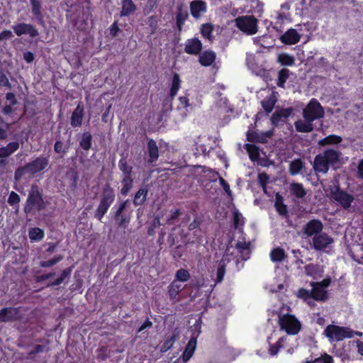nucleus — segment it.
<instances>
[{"label": "nucleus", "mask_w": 363, "mask_h": 363, "mask_svg": "<svg viewBox=\"0 0 363 363\" xmlns=\"http://www.w3.org/2000/svg\"><path fill=\"white\" fill-rule=\"evenodd\" d=\"M340 156L339 151L328 148L315 157L313 168L317 173L326 174L330 166L333 167L340 162Z\"/></svg>", "instance_id": "obj_1"}, {"label": "nucleus", "mask_w": 363, "mask_h": 363, "mask_svg": "<svg viewBox=\"0 0 363 363\" xmlns=\"http://www.w3.org/2000/svg\"><path fill=\"white\" fill-rule=\"evenodd\" d=\"M48 202L43 199L42 191L39 187L33 184L28 191V195L23 207V211L26 215L33 212H40L45 209Z\"/></svg>", "instance_id": "obj_2"}, {"label": "nucleus", "mask_w": 363, "mask_h": 363, "mask_svg": "<svg viewBox=\"0 0 363 363\" xmlns=\"http://www.w3.org/2000/svg\"><path fill=\"white\" fill-rule=\"evenodd\" d=\"M115 199L116 194L113 189L109 184H106L102 189L99 203L94 211V218L99 221H101Z\"/></svg>", "instance_id": "obj_3"}, {"label": "nucleus", "mask_w": 363, "mask_h": 363, "mask_svg": "<svg viewBox=\"0 0 363 363\" xmlns=\"http://www.w3.org/2000/svg\"><path fill=\"white\" fill-rule=\"evenodd\" d=\"M324 335L330 341L340 342L346 338L353 337L354 331L347 327L330 324L325 328Z\"/></svg>", "instance_id": "obj_4"}, {"label": "nucleus", "mask_w": 363, "mask_h": 363, "mask_svg": "<svg viewBox=\"0 0 363 363\" xmlns=\"http://www.w3.org/2000/svg\"><path fill=\"white\" fill-rule=\"evenodd\" d=\"M330 195L345 210L349 209L354 200L353 195L342 189L339 184L330 188Z\"/></svg>", "instance_id": "obj_5"}, {"label": "nucleus", "mask_w": 363, "mask_h": 363, "mask_svg": "<svg viewBox=\"0 0 363 363\" xmlns=\"http://www.w3.org/2000/svg\"><path fill=\"white\" fill-rule=\"evenodd\" d=\"M324 115V109L316 99H311L303 111V116L305 121L309 122H313L315 120L322 118Z\"/></svg>", "instance_id": "obj_6"}, {"label": "nucleus", "mask_w": 363, "mask_h": 363, "mask_svg": "<svg viewBox=\"0 0 363 363\" xmlns=\"http://www.w3.org/2000/svg\"><path fill=\"white\" fill-rule=\"evenodd\" d=\"M279 324L280 328L289 335H296L301 330V323L295 315L284 314L279 315Z\"/></svg>", "instance_id": "obj_7"}, {"label": "nucleus", "mask_w": 363, "mask_h": 363, "mask_svg": "<svg viewBox=\"0 0 363 363\" xmlns=\"http://www.w3.org/2000/svg\"><path fill=\"white\" fill-rule=\"evenodd\" d=\"M128 202V199L121 201L114 212L113 219L118 228L125 229L130 222L131 213L125 211Z\"/></svg>", "instance_id": "obj_8"}, {"label": "nucleus", "mask_w": 363, "mask_h": 363, "mask_svg": "<svg viewBox=\"0 0 363 363\" xmlns=\"http://www.w3.org/2000/svg\"><path fill=\"white\" fill-rule=\"evenodd\" d=\"M235 25L247 35H254L257 32V20L254 16H239L235 19Z\"/></svg>", "instance_id": "obj_9"}, {"label": "nucleus", "mask_w": 363, "mask_h": 363, "mask_svg": "<svg viewBox=\"0 0 363 363\" xmlns=\"http://www.w3.org/2000/svg\"><path fill=\"white\" fill-rule=\"evenodd\" d=\"M22 318L20 307H5L0 310V323L20 321Z\"/></svg>", "instance_id": "obj_10"}, {"label": "nucleus", "mask_w": 363, "mask_h": 363, "mask_svg": "<svg viewBox=\"0 0 363 363\" xmlns=\"http://www.w3.org/2000/svg\"><path fill=\"white\" fill-rule=\"evenodd\" d=\"M12 28L18 36L27 34L31 38H35L39 35L38 29L31 23H20L13 26Z\"/></svg>", "instance_id": "obj_11"}, {"label": "nucleus", "mask_w": 363, "mask_h": 363, "mask_svg": "<svg viewBox=\"0 0 363 363\" xmlns=\"http://www.w3.org/2000/svg\"><path fill=\"white\" fill-rule=\"evenodd\" d=\"M26 164L28 168V174L30 175H35V174L44 170L48 166L49 160L46 157L40 156Z\"/></svg>", "instance_id": "obj_12"}, {"label": "nucleus", "mask_w": 363, "mask_h": 363, "mask_svg": "<svg viewBox=\"0 0 363 363\" xmlns=\"http://www.w3.org/2000/svg\"><path fill=\"white\" fill-rule=\"evenodd\" d=\"M334 242L333 239L325 233H320V234L313 236V247L317 251L325 250L330 244Z\"/></svg>", "instance_id": "obj_13"}, {"label": "nucleus", "mask_w": 363, "mask_h": 363, "mask_svg": "<svg viewBox=\"0 0 363 363\" xmlns=\"http://www.w3.org/2000/svg\"><path fill=\"white\" fill-rule=\"evenodd\" d=\"M323 229V223L318 219L309 220L303 228V233L308 237L320 234Z\"/></svg>", "instance_id": "obj_14"}, {"label": "nucleus", "mask_w": 363, "mask_h": 363, "mask_svg": "<svg viewBox=\"0 0 363 363\" xmlns=\"http://www.w3.org/2000/svg\"><path fill=\"white\" fill-rule=\"evenodd\" d=\"M31 13L36 22L41 26H45L42 0H30Z\"/></svg>", "instance_id": "obj_15"}, {"label": "nucleus", "mask_w": 363, "mask_h": 363, "mask_svg": "<svg viewBox=\"0 0 363 363\" xmlns=\"http://www.w3.org/2000/svg\"><path fill=\"white\" fill-rule=\"evenodd\" d=\"M272 135V130L261 133L257 131H248L247 133V140L252 143H258L264 144L267 143L269 139L271 138Z\"/></svg>", "instance_id": "obj_16"}, {"label": "nucleus", "mask_w": 363, "mask_h": 363, "mask_svg": "<svg viewBox=\"0 0 363 363\" xmlns=\"http://www.w3.org/2000/svg\"><path fill=\"white\" fill-rule=\"evenodd\" d=\"M190 13L193 18L199 19L207 11V4L202 0H194L189 5Z\"/></svg>", "instance_id": "obj_17"}, {"label": "nucleus", "mask_w": 363, "mask_h": 363, "mask_svg": "<svg viewBox=\"0 0 363 363\" xmlns=\"http://www.w3.org/2000/svg\"><path fill=\"white\" fill-rule=\"evenodd\" d=\"M202 43L197 38L188 39L185 43L184 52L189 55H197L202 50Z\"/></svg>", "instance_id": "obj_18"}, {"label": "nucleus", "mask_w": 363, "mask_h": 363, "mask_svg": "<svg viewBox=\"0 0 363 363\" xmlns=\"http://www.w3.org/2000/svg\"><path fill=\"white\" fill-rule=\"evenodd\" d=\"M301 35L294 28L288 29L280 36V41L285 45H295L300 41Z\"/></svg>", "instance_id": "obj_19"}, {"label": "nucleus", "mask_w": 363, "mask_h": 363, "mask_svg": "<svg viewBox=\"0 0 363 363\" xmlns=\"http://www.w3.org/2000/svg\"><path fill=\"white\" fill-rule=\"evenodd\" d=\"M188 17L189 13L186 9L184 8L183 5L178 6L176 13V26L177 30L179 32L182 31L185 21L187 20Z\"/></svg>", "instance_id": "obj_20"}, {"label": "nucleus", "mask_w": 363, "mask_h": 363, "mask_svg": "<svg viewBox=\"0 0 363 363\" xmlns=\"http://www.w3.org/2000/svg\"><path fill=\"white\" fill-rule=\"evenodd\" d=\"M274 207L279 215L289 218L287 206L284 203V197L279 192L275 194Z\"/></svg>", "instance_id": "obj_21"}, {"label": "nucleus", "mask_w": 363, "mask_h": 363, "mask_svg": "<svg viewBox=\"0 0 363 363\" xmlns=\"http://www.w3.org/2000/svg\"><path fill=\"white\" fill-rule=\"evenodd\" d=\"M84 111L83 106L78 105L72 113L70 124L72 127H80L82 124Z\"/></svg>", "instance_id": "obj_22"}, {"label": "nucleus", "mask_w": 363, "mask_h": 363, "mask_svg": "<svg viewBox=\"0 0 363 363\" xmlns=\"http://www.w3.org/2000/svg\"><path fill=\"white\" fill-rule=\"evenodd\" d=\"M147 150L149 155L148 162H155L159 158V149L157 143L152 138L147 140Z\"/></svg>", "instance_id": "obj_23"}, {"label": "nucleus", "mask_w": 363, "mask_h": 363, "mask_svg": "<svg viewBox=\"0 0 363 363\" xmlns=\"http://www.w3.org/2000/svg\"><path fill=\"white\" fill-rule=\"evenodd\" d=\"M216 58V53L211 50H207L200 55L199 61L202 66L208 67L215 62Z\"/></svg>", "instance_id": "obj_24"}, {"label": "nucleus", "mask_w": 363, "mask_h": 363, "mask_svg": "<svg viewBox=\"0 0 363 363\" xmlns=\"http://www.w3.org/2000/svg\"><path fill=\"white\" fill-rule=\"evenodd\" d=\"M19 148V143L13 141L8 143L6 146L0 147V157L7 158L13 154Z\"/></svg>", "instance_id": "obj_25"}, {"label": "nucleus", "mask_w": 363, "mask_h": 363, "mask_svg": "<svg viewBox=\"0 0 363 363\" xmlns=\"http://www.w3.org/2000/svg\"><path fill=\"white\" fill-rule=\"evenodd\" d=\"M313 288L311 290V299L317 301H325L328 299V295L327 291L318 286L313 283Z\"/></svg>", "instance_id": "obj_26"}, {"label": "nucleus", "mask_w": 363, "mask_h": 363, "mask_svg": "<svg viewBox=\"0 0 363 363\" xmlns=\"http://www.w3.org/2000/svg\"><path fill=\"white\" fill-rule=\"evenodd\" d=\"M250 242L238 241L235 244V248L238 250L242 260H247L250 255Z\"/></svg>", "instance_id": "obj_27"}, {"label": "nucleus", "mask_w": 363, "mask_h": 363, "mask_svg": "<svg viewBox=\"0 0 363 363\" xmlns=\"http://www.w3.org/2000/svg\"><path fill=\"white\" fill-rule=\"evenodd\" d=\"M122 9L120 13L121 16H128L135 11L136 5L133 0H123L121 2Z\"/></svg>", "instance_id": "obj_28"}, {"label": "nucleus", "mask_w": 363, "mask_h": 363, "mask_svg": "<svg viewBox=\"0 0 363 363\" xmlns=\"http://www.w3.org/2000/svg\"><path fill=\"white\" fill-rule=\"evenodd\" d=\"M196 340L194 338H191L189 341V342L182 354V359L184 362H186L187 361H189L191 359V357L193 356V354L195 352V350H196Z\"/></svg>", "instance_id": "obj_29"}, {"label": "nucleus", "mask_w": 363, "mask_h": 363, "mask_svg": "<svg viewBox=\"0 0 363 363\" xmlns=\"http://www.w3.org/2000/svg\"><path fill=\"white\" fill-rule=\"evenodd\" d=\"M181 87V79L179 74L174 73L172 77V86L169 90V101L170 102L174 99L177 94L179 89Z\"/></svg>", "instance_id": "obj_30"}, {"label": "nucleus", "mask_w": 363, "mask_h": 363, "mask_svg": "<svg viewBox=\"0 0 363 363\" xmlns=\"http://www.w3.org/2000/svg\"><path fill=\"white\" fill-rule=\"evenodd\" d=\"M148 190L147 188H140L135 193L133 200L135 206H142L147 200Z\"/></svg>", "instance_id": "obj_31"}, {"label": "nucleus", "mask_w": 363, "mask_h": 363, "mask_svg": "<svg viewBox=\"0 0 363 363\" xmlns=\"http://www.w3.org/2000/svg\"><path fill=\"white\" fill-rule=\"evenodd\" d=\"M286 257L284 250L279 247L274 248L270 252V259L273 262H281Z\"/></svg>", "instance_id": "obj_32"}, {"label": "nucleus", "mask_w": 363, "mask_h": 363, "mask_svg": "<svg viewBox=\"0 0 363 363\" xmlns=\"http://www.w3.org/2000/svg\"><path fill=\"white\" fill-rule=\"evenodd\" d=\"M72 267H67L62 271L59 277L55 279L52 282L47 284L48 287L55 286L60 285L65 281L66 279H69L72 274Z\"/></svg>", "instance_id": "obj_33"}, {"label": "nucleus", "mask_w": 363, "mask_h": 363, "mask_svg": "<svg viewBox=\"0 0 363 363\" xmlns=\"http://www.w3.org/2000/svg\"><path fill=\"white\" fill-rule=\"evenodd\" d=\"M181 291V284H179L177 281H173L168 286V294L169 298L172 301H177V296Z\"/></svg>", "instance_id": "obj_34"}, {"label": "nucleus", "mask_w": 363, "mask_h": 363, "mask_svg": "<svg viewBox=\"0 0 363 363\" xmlns=\"http://www.w3.org/2000/svg\"><path fill=\"white\" fill-rule=\"evenodd\" d=\"M296 130L299 133H310L313 130V122L298 120L294 123Z\"/></svg>", "instance_id": "obj_35"}, {"label": "nucleus", "mask_w": 363, "mask_h": 363, "mask_svg": "<svg viewBox=\"0 0 363 363\" xmlns=\"http://www.w3.org/2000/svg\"><path fill=\"white\" fill-rule=\"evenodd\" d=\"M214 27L211 23H206L201 25V34L202 37L209 42H213L214 38L212 35Z\"/></svg>", "instance_id": "obj_36"}, {"label": "nucleus", "mask_w": 363, "mask_h": 363, "mask_svg": "<svg viewBox=\"0 0 363 363\" xmlns=\"http://www.w3.org/2000/svg\"><path fill=\"white\" fill-rule=\"evenodd\" d=\"M118 168L123 173V175H132L133 167L128 164L126 156L123 153L121 158L118 161Z\"/></svg>", "instance_id": "obj_37"}, {"label": "nucleus", "mask_w": 363, "mask_h": 363, "mask_svg": "<svg viewBox=\"0 0 363 363\" xmlns=\"http://www.w3.org/2000/svg\"><path fill=\"white\" fill-rule=\"evenodd\" d=\"M342 141V138L336 135H330L318 141L320 146H326L329 145H337Z\"/></svg>", "instance_id": "obj_38"}, {"label": "nucleus", "mask_w": 363, "mask_h": 363, "mask_svg": "<svg viewBox=\"0 0 363 363\" xmlns=\"http://www.w3.org/2000/svg\"><path fill=\"white\" fill-rule=\"evenodd\" d=\"M290 191L298 199H302L306 195V191L301 183H292L290 185Z\"/></svg>", "instance_id": "obj_39"}, {"label": "nucleus", "mask_w": 363, "mask_h": 363, "mask_svg": "<svg viewBox=\"0 0 363 363\" xmlns=\"http://www.w3.org/2000/svg\"><path fill=\"white\" fill-rule=\"evenodd\" d=\"M28 236L31 242H38L45 236L44 230L40 228H32L28 230Z\"/></svg>", "instance_id": "obj_40"}, {"label": "nucleus", "mask_w": 363, "mask_h": 363, "mask_svg": "<svg viewBox=\"0 0 363 363\" xmlns=\"http://www.w3.org/2000/svg\"><path fill=\"white\" fill-rule=\"evenodd\" d=\"M245 148L249 155L251 161H257L259 158V149L254 144H246Z\"/></svg>", "instance_id": "obj_41"}, {"label": "nucleus", "mask_w": 363, "mask_h": 363, "mask_svg": "<svg viewBox=\"0 0 363 363\" xmlns=\"http://www.w3.org/2000/svg\"><path fill=\"white\" fill-rule=\"evenodd\" d=\"M92 136L89 132H84L82 138L79 140V146L85 151H88L91 147Z\"/></svg>", "instance_id": "obj_42"}, {"label": "nucleus", "mask_w": 363, "mask_h": 363, "mask_svg": "<svg viewBox=\"0 0 363 363\" xmlns=\"http://www.w3.org/2000/svg\"><path fill=\"white\" fill-rule=\"evenodd\" d=\"M277 61L282 66H293L295 63V58L293 55L282 52L279 54Z\"/></svg>", "instance_id": "obj_43"}, {"label": "nucleus", "mask_w": 363, "mask_h": 363, "mask_svg": "<svg viewBox=\"0 0 363 363\" xmlns=\"http://www.w3.org/2000/svg\"><path fill=\"white\" fill-rule=\"evenodd\" d=\"M289 10L290 4L288 2L281 4V10L277 14V19L279 22L283 23L285 20H288L290 18Z\"/></svg>", "instance_id": "obj_44"}, {"label": "nucleus", "mask_w": 363, "mask_h": 363, "mask_svg": "<svg viewBox=\"0 0 363 363\" xmlns=\"http://www.w3.org/2000/svg\"><path fill=\"white\" fill-rule=\"evenodd\" d=\"M276 103L277 99L274 96H270L261 102L262 106L267 113H269L273 111Z\"/></svg>", "instance_id": "obj_45"}, {"label": "nucleus", "mask_w": 363, "mask_h": 363, "mask_svg": "<svg viewBox=\"0 0 363 363\" xmlns=\"http://www.w3.org/2000/svg\"><path fill=\"white\" fill-rule=\"evenodd\" d=\"M305 273L307 276L315 278L320 272V268L318 264L310 263L304 267Z\"/></svg>", "instance_id": "obj_46"}, {"label": "nucleus", "mask_w": 363, "mask_h": 363, "mask_svg": "<svg viewBox=\"0 0 363 363\" xmlns=\"http://www.w3.org/2000/svg\"><path fill=\"white\" fill-rule=\"evenodd\" d=\"M289 70L286 68H282L279 71L277 82V85L279 87L284 88L286 82L289 77Z\"/></svg>", "instance_id": "obj_47"}, {"label": "nucleus", "mask_w": 363, "mask_h": 363, "mask_svg": "<svg viewBox=\"0 0 363 363\" xmlns=\"http://www.w3.org/2000/svg\"><path fill=\"white\" fill-rule=\"evenodd\" d=\"M303 167V162L301 159L294 160L289 164V172L291 175H296L301 171Z\"/></svg>", "instance_id": "obj_48"}, {"label": "nucleus", "mask_w": 363, "mask_h": 363, "mask_svg": "<svg viewBox=\"0 0 363 363\" xmlns=\"http://www.w3.org/2000/svg\"><path fill=\"white\" fill-rule=\"evenodd\" d=\"M233 226L235 229H240L245 225V218L242 214L235 209L233 212Z\"/></svg>", "instance_id": "obj_49"}, {"label": "nucleus", "mask_w": 363, "mask_h": 363, "mask_svg": "<svg viewBox=\"0 0 363 363\" xmlns=\"http://www.w3.org/2000/svg\"><path fill=\"white\" fill-rule=\"evenodd\" d=\"M179 104L177 105L178 110H184V114L186 115V112L189 111V108L192 109V106L189 103V100L186 96H179Z\"/></svg>", "instance_id": "obj_50"}, {"label": "nucleus", "mask_w": 363, "mask_h": 363, "mask_svg": "<svg viewBox=\"0 0 363 363\" xmlns=\"http://www.w3.org/2000/svg\"><path fill=\"white\" fill-rule=\"evenodd\" d=\"M190 274L185 269H179L175 274V279L174 281L186 282L190 279Z\"/></svg>", "instance_id": "obj_51"}, {"label": "nucleus", "mask_w": 363, "mask_h": 363, "mask_svg": "<svg viewBox=\"0 0 363 363\" xmlns=\"http://www.w3.org/2000/svg\"><path fill=\"white\" fill-rule=\"evenodd\" d=\"M269 182V177L266 172H263L258 174V184L265 194H267V185Z\"/></svg>", "instance_id": "obj_52"}, {"label": "nucleus", "mask_w": 363, "mask_h": 363, "mask_svg": "<svg viewBox=\"0 0 363 363\" xmlns=\"http://www.w3.org/2000/svg\"><path fill=\"white\" fill-rule=\"evenodd\" d=\"M225 267H226V264H225V262L224 261L223 259H222L219 264H218V267L217 269V272H216V283H219V282H221L223 279V277L225 276Z\"/></svg>", "instance_id": "obj_53"}, {"label": "nucleus", "mask_w": 363, "mask_h": 363, "mask_svg": "<svg viewBox=\"0 0 363 363\" xmlns=\"http://www.w3.org/2000/svg\"><path fill=\"white\" fill-rule=\"evenodd\" d=\"M62 259H63V256L61 255H59L51 259L40 262V266L41 267H44V268L50 267L52 266L55 265L58 262H60Z\"/></svg>", "instance_id": "obj_54"}, {"label": "nucleus", "mask_w": 363, "mask_h": 363, "mask_svg": "<svg viewBox=\"0 0 363 363\" xmlns=\"http://www.w3.org/2000/svg\"><path fill=\"white\" fill-rule=\"evenodd\" d=\"M177 340V337L175 335H172L170 337L165 340L162 345L161 346V352H166L169 350H170L172 347L174 343Z\"/></svg>", "instance_id": "obj_55"}, {"label": "nucleus", "mask_w": 363, "mask_h": 363, "mask_svg": "<svg viewBox=\"0 0 363 363\" xmlns=\"http://www.w3.org/2000/svg\"><path fill=\"white\" fill-rule=\"evenodd\" d=\"M284 340L283 337L279 338L277 342L274 345H270L269 348V352L271 355H276L280 349L283 347V342Z\"/></svg>", "instance_id": "obj_56"}, {"label": "nucleus", "mask_w": 363, "mask_h": 363, "mask_svg": "<svg viewBox=\"0 0 363 363\" xmlns=\"http://www.w3.org/2000/svg\"><path fill=\"white\" fill-rule=\"evenodd\" d=\"M69 149V145H65L61 140H57L54 145V150L56 153L66 154Z\"/></svg>", "instance_id": "obj_57"}, {"label": "nucleus", "mask_w": 363, "mask_h": 363, "mask_svg": "<svg viewBox=\"0 0 363 363\" xmlns=\"http://www.w3.org/2000/svg\"><path fill=\"white\" fill-rule=\"evenodd\" d=\"M28 173V168L27 167V164H25L23 167H20L15 170L14 172V179L18 182L21 179V178L26 174Z\"/></svg>", "instance_id": "obj_58"}, {"label": "nucleus", "mask_w": 363, "mask_h": 363, "mask_svg": "<svg viewBox=\"0 0 363 363\" xmlns=\"http://www.w3.org/2000/svg\"><path fill=\"white\" fill-rule=\"evenodd\" d=\"M21 201L19 195L15 191H11L8 198V203L11 206H18Z\"/></svg>", "instance_id": "obj_59"}, {"label": "nucleus", "mask_w": 363, "mask_h": 363, "mask_svg": "<svg viewBox=\"0 0 363 363\" xmlns=\"http://www.w3.org/2000/svg\"><path fill=\"white\" fill-rule=\"evenodd\" d=\"M297 296L298 298L307 301L308 300L311 299V291L304 288H301L298 290Z\"/></svg>", "instance_id": "obj_60"}, {"label": "nucleus", "mask_w": 363, "mask_h": 363, "mask_svg": "<svg viewBox=\"0 0 363 363\" xmlns=\"http://www.w3.org/2000/svg\"><path fill=\"white\" fill-rule=\"evenodd\" d=\"M171 214L167 219V223L169 225H172L174 223V221L178 218V217L182 214V211L179 208H176L174 210L170 211Z\"/></svg>", "instance_id": "obj_61"}, {"label": "nucleus", "mask_w": 363, "mask_h": 363, "mask_svg": "<svg viewBox=\"0 0 363 363\" xmlns=\"http://www.w3.org/2000/svg\"><path fill=\"white\" fill-rule=\"evenodd\" d=\"M148 25L151 29V33H155L157 28V18L156 16H150L148 18Z\"/></svg>", "instance_id": "obj_62"}, {"label": "nucleus", "mask_w": 363, "mask_h": 363, "mask_svg": "<svg viewBox=\"0 0 363 363\" xmlns=\"http://www.w3.org/2000/svg\"><path fill=\"white\" fill-rule=\"evenodd\" d=\"M45 347L42 345H36L31 350L28 352V356L33 358L34 355L45 352Z\"/></svg>", "instance_id": "obj_63"}, {"label": "nucleus", "mask_w": 363, "mask_h": 363, "mask_svg": "<svg viewBox=\"0 0 363 363\" xmlns=\"http://www.w3.org/2000/svg\"><path fill=\"white\" fill-rule=\"evenodd\" d=\"M311 363H333V359L331 356L325 354L320 357L315 359L314 361H311Z\"/></svg>", "instance_id": "obj_64"}]
</instances>
